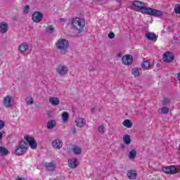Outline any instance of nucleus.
<instances>
[{"instance_id":"nucleus-1","label":"nucleus","mask_w":180,"mask_h":180,"mask_svg":"<svg viewBox=\"0 0 180 180\" xmlns=\"http://www.w3.org/2000/svg\"><path fill=\"white\" fill-rule=\"evenodd\" d=\"M56 50L62 54V56H65L68 53V47H70V43L68 40L65 39H60L57 41L56 44Z\"/></svg>"},{"instance_id":"nucleus-2","label":"nucleus","mask_w":180,"mask_h":180,"mask_svg":"<svg viewBox=\"0 0 180 180\" xmlns=\"http://www.w3.org/2000/svg\"><path fill=\"white\" fill-rule=\"evenodd\" d=\"M72 29L77 30V32H84L85 27V20L81 18H73L70 21Z\"/></svg>"},{"instance_id":"nucleus-3","label":"nucleus","mask_w":180,"mask_h":180,"mask_svg":"<svg viewBox=\"0 0 180 180\" xmlns=\"http://www.w3.org/2000/svg\"><path fill=\"white\" fill-rule=\"evenodd\" d=\"M27 151V143L25 141H20L19 145L15 147V155H23Z\"/></svg>"},{"instance_id":"nucleus-4","label":"nucleus","mask_w":180,"mask_h":180,"mask_svg":"<svg viewBox=\"0 0 180 180\" xmlns=\"http://www.w3.org/2000/svg\"><path fill=\"white\" fill-rule=\"evenodd\" d=\"M133 6L136 8V11H139L141 13H147L148 8H147V4H146V3L140 1H135L133 2Z\"/></svg>"},{"instance_id":"nucleus-5","label":"nucleus","mask_w":180,"mask_h":180,"mask_svg":"<svg viewBox=\"0 0 180 180\" xmlns=\"http://www.w3.org/2000/svg\"><path fill=\"white\" fill-rule=\"evenodd\" d=\"M56 72L60 77H64L65 75H67V74H68V67L64 65H59L56 68Z\"/></svg>"},{"instance_id":"nucleus-6","label":"nucleus","mask_w":180,"mask_h":180,"mask_svg":"<svg viewBox=\"0 0 180 180\" xmlns=\"http://www.w3.org/2000/svg\"><path fill=\"white\" fill-rule=\"evenodd\" d=\"M24 139L32 150H36V148H37V143H36L34 138L30 136H24Z\"/></svg>"},{"instance_id":"nucleus-7","label":"nucleus","mask_w":180,"mask_h":180,"mask_svg":"<svg viewBox=\"0 0 180 180\" xmlns=\"http://www.w3.org/2000/svg\"><path fill=\"white\" fill-rule=\"evenodd\" d=\"M32 20L34 23H40L43 20V13L40 11H35L32 15Z\"/></svg>"},{"instance_id":"nucleus-8","label":"nucleus","mask_w":180,"mask_h":180,"mask_svg":"<svg viewBox=\"0 0 180 180\" xmlns=\"http://www.w3.org/2000/svg\"><path fill=\"white\" fill-rule=\"evenodd\" d=\"M162 171L165 172V174H178L179 172V170L176 169V167L175 166H169L166 167L162 168Z\"/></svg>"},{"instance_id":"nucleus-9","label":"nucleus","mask_w":180,"mask_h":180,"mask_svg":"<svg viewBox=\"0 0 180 180\" xmlns=\"http://www.w3.org/2000/svg\"><path fill=\"white\" fill-rule=\"evenodd\" d=\"M146 15H150V16H162V11L148 8Z\"/></svg>"},{"instance_id":"nucleus-10","label":"nucleus","mask_w":180,"mask_h":180,"mask_svg":"<svg viewBox=\"0 0 180 180\" xmlns=\"http://www.w3.org/2000/svg\"><path fill=\"white\" fill-rule=\"evenodd\" d=\"M122 61L124 65H130L133 63V56L131 55H125L122 57Z\"/></svg>"},{"instance_id":"nucleus-11","label":"nucleus","mask_w":180,"mask_h":180,"mask_svg":"<svg viewBox=\"0 0 180 180\" xmlns=\"http://www.w3.org/2000/svg\"><path fill=\"white\" fill-rule=\"evenodd\" d=\"M163 60L165 63H172V61H174V54L169 51L165 53L163 55Z\"/></svg>"},{"instance_id":"nucleus-12","label":"nucleus","mask_w":180,"mask_h":180,"mask_svg":"<svg viewBox=\"0 0 180 180\" xmlns=\"http://www.w3.org/2000/svg\"><path fill=\"white\" fill-rule=\"evenodd\" d=\"M52 147L56 150H60V148H63V141L60 139H55L52 142Z\"/></svg>"},{"instance_id":"nucleus-13","label":"nucleus","mask_w":180,"mask_h":180,"mask_svg":"<svg viewBox=\"0 0 180 180\" xmlns=\"http://www.w3.org/2000/svg\"><path fill=\"white\" fill-rule=\"evenodd\" d=\"M68 165L70 168H77V167H78V160L75 158L69 160Z\"/></svg>"},{"instance_id":"nucleus-14","label":"nucleus","mask_w":180,"mask_h":180,"mask_svg":"<svg viewBox=\"0 0 180 180\" xmlns=\"http://www.w3.org/2000/svg\"><path fill=\"white\" fill-rule=\"evenodd\" d=\"M11 101H12V97H11V96H7L4 98V105L6 108H12Z\"/></svg>"},{"instance_id":"nucleus-15","label":"nucleus","mask_w":180,"mask_h":180,"mask_svg":"<svg viewBox=\"0 0 180 180\" xmlns=\"http://www.w3.org/2000/svg\"><path fill=\"white\" fill-rule=\"evenodd\" d=\"M75 123L77 127H84V126H85V124H86V121H85L84 120V118L82 117H78L76 120H75Z\"/></svg>"},{"instance_id":"nucleus-16","label":"nucleus","mask_w":180,"mask_h":180,"mask_svg":"<svg viewBox=\"0 0 180 180\" xmlns=\"http://www.w3.org/2000/svg\"><path fill=\"white\" fill-rule=\"evenodd\" d=\"M27 50H29V45L26 44V42L20 44L19 46V51L22 54H23V53H26Z\"/></svg>"},{"instance_id":"nucleus-17","label":"nucleus","mask_w":180,"mask_h":180,"mask_svg":"<svg viewBox=\"0 0 180 180\" xmlns=\"http://www.w3.org/2000/svg\"><path fill=\"white\" fill-rule=\"evenodd\" d=\"M8 32V24L5 22L0 23V32L6 33Z\"/></svg>"},{"instance_id":"nucleus-18","label":"nucleus","mask_w":180,"mask_h":180,"mask_svg":"<svg viewBox=\"0 0 180 180\" xmlns=\"http://www.w3.org/2000/svg\"><path fill=\"white\" fill-rule=\"evenodd\" d=\"M127 176H128V178H129V179L134 180L137 178V173H136L135 171L129 170L127 172Z\"/></svg>"},{"instance_id":"nucleus-19","label":"nucleus","mask_w":180,"mask_h":180,"mask_svg":"<svg viewBox=\"0 0 180 180\" xmlns=\"http://www.w3.org/2000/svg\"><path fill=\"white\" fill-rule=\"evenodd\" d=\"M146 37L148 40H151L152 41H157V35H155V34L148 32L146 34Z\"/></svg>"},{"instance_id":"nucleus-20","label":"nucleus","mask_w":180,"mask_h":180,"mask_svg":"<svg viewBox=\"0 0 180 180\" xmlns=\"http://www.w3.org/2000/svg\"><path fill=\"white\" fill-rule=\"evenodd\" d=\"M45 168L46 171H54L56 169V165L53 162L45 163Z\"/></svg>"},{"instance_id":"nucleus-21","label":"nucleus","mask_w":180,"mask_h":180,"mask_svg":"<svg viewBox=\"0 0 180 180\" xmlns=\"http://www.w3.org/2000/svg\"><path fill=\"white\" fill-rule=\"evenodd\" d=\"M49 102L53 106H56L57 105H60V99L56 97H51L49 98Z\"/></svg>"},{"instance_id":"nucleus-22","label":"nucleus","mask_w":180,"mask_h":180,"mask_svg":"<svg viewBox=\"0 0 180 180\" xmlns=\"http://www.w3.org/2000/svg\"><path fill=\"white\" fill-rule=\"evenodd\" d=\"M72 150L75 155H79L82 153V149L79 146H75Z\"/></svg>"},{"instance_id":"nucleus-23","label":"nucleus","mask_w":180,"mask_h":180,"mask_svg":"<svg viewBox=\"0 0 180 180\" xmlns=\"http://www.w3.org/2000/svg\"><path fill=\"white\" fill-rule=\"evenodd\" d=\"M123 141L124 143V144H126L127 146H129V144H130V143H131V138L130 137V135L129 134H125L123 136Z\"/></svg>"},{"instance_id":"nucleus-24","label":"nucleus","mask_w":180,"mask_h":180,"mask_svg":"<svg viewBox=\"0 0 180 180\" xmlns=\"http://www.w3.org/2000/svg\"><path fill=\"white\" fill-rule=\"evenodd\" d=\"M131 74L135 77H140V74H141V69H139V68H134L131 70Z\"/></svg>"},{"instance_id":"nucleus-25","label":"nucleus","mask_w":180,"mask_h":180,"mask_svg":"<svg viewBox=\"0 0 180 180\" xmlns=\"http://www.w3.org/2000/svg\"><path fill=\"white\" fill-rule=\"evenodd\" d=\"M123 126H124V127H127V129H131L132 126H133V123L131 122V121L130 120H125L123 121L122 122Z\"/></svg>"},{"instance_id":"nucleus-26","label":"nucleus","mask_w":180,"mask_h":180,"mask_svg":"<svg viewBox=\"0 0 180 180\" xmlns=\"http://www.w3.org/2000/svg\"><path fill=\"white\" fill-rule=\"evenodd\" d=\"M56 120H50L47 123V129H51L56 127Z\"/></svg>"},{"instance_id":"nucleus-27","label":"nucleus","mask_w":180,"mask_h":180,"mask_svg":"<svg viewBox=\"0 0 180 180\" xmlns=\"http://www.w3.org/2000/svg\"><path fill=\"white\" fill-rule=\"evenodd\" d=\"M137 155V151L136 150H132L129 153V160H134Z\"/></svg>"},{"instance_id":"nucleus-28","label":"nucleus","mask_w":180,"mask_h":180,"mask_svg":"<svg viewBox=\"0 0 180 180\" xmlns=\"http://www.w3.org/2000/svg\"><path fill=\"white\" fill-rule=\"evenodd\" d=\"M9 154V150H6V148L3 146H0V155H6Z\"/></svg>"},{"instance_id":"nucleus-29","label":"nucleus","mask_w":180,"mask_h":180,"mask_svg":"<svg viewBox=\"0 0 180 180\" xmlns=\"http://www.w3.org/2000/svg\"><path fill=\"white\" fill-rule=\"evenodd\" d=\"M68 117H70V115L68 114L67 112H63L62 119L64 123H66V122H68Z\"/></svg>"},{"instance_id":"nucleus-30","label":"nucleus","mask_w":180,"mask_h":180,"mask_svg":"<svg viewBox=\"0 0 180 180\" xmlns=\"http://www.w3.org/2000/svg\"><path fill=\"white\" fill-rule=\"evenodd\" d=\"M142 68L148 70V68H150V62L148 60L143 61L142 63Z\"/></svg>"},{"instance_id":"nucleus-31","label":"nucleus","mask_w":180,"mask_h":180,"mask_svg":"<svg viewBox=\"0 0 180 180\" xmlns=\"http://www.w3.org/2000/svg\"><path fill=\"white\" fill-rule=\"evenodd\" d=\"M162 103L163 106H167L171 103V99L168 98H164V99L162 101Z\"/></svg>"},{"instance_id":"nucleus-32","label":"nucleus","mask_w":180,"mask_h":180,"mask_svg":"<svg viewBox=\"0 0 180 180\" xmlns=\"http://www.w3.org/2000/svg\"><path fill=\"white\" fill-rule=\"evenodd\" d=\"M54 30H55V28L53 27V25H49V26L46 27V33L51 34V33H53V32H54Z\"/></svg>"},{"instance_id":"nucleus-33","label":"nucleus","mask_w":180,"mask_h":180,"mask_svg":"<svg viewBox=\"0 0 180 180\" xmlns=\"http://www.w3.org/2000/svg\"><path fill=\"white\" fill-rule=\"evenodd\" d=\"M98 130L101 134H105V131L106 129L105 128L104 125H100L98 128Z\"/></svg>"},{"instance_id":"nucleus-34","label":"nucleus","mask_w":180,"mask_h":180,"mask_svg":"<svg viewBox=\"0 0 180 180\" xmlns=\"http://www.w3.org/2000/svg\"><path fill=\"white\" fill-rule=\"evenodd\" d=\"M169 109L167 107H163L160 110V113H162V115H167V113H169Z\"/></svg>"},{"instance_id":"nucleus-35","label":"nucleus","mask_w":180,"mask_h":180,"mask_svg":"<svg viewBox=\"0 0 180 180\" xmlns=\"http://www.w3.org/2000/svg\"><path fill=\"white\" fill-rule=\"evenodd\" d=\"M29 11H30V6L27 5L23 8V13H25V15H27V13H29Z\"/></svg>"},{"instance_id":"nucleus-36","label":"nucleus","mask_w":180,"mask_h":180,"mask_svg":"<svg viewBox=\"0 0 180 180\" xmlns=\"http://www.w3.org/2000/svg\"><path fill=\"white\" fill-rule=\"evenodd\" d=\"M25 102L27 105H33V98L27 97Z\"/></svg>"},{"instance_id":"nucleus-37","label":"nucleus","mask_w":180,"mask_h":180,"mask_svg":"<svg viewBox=\"0 0 180 180\" xmlns=\"http://www.w3.org/2000/svg\"><path fill=\"white\" fill-rule=\"evenodd\" d=\"M174 12L175 13H180V5L176 4L174 7Z\"/></svg>"},{"instance_id":"nucleus-38","label":"nucleus","mask_w":180,"mask_h":180,"mask_svg":"<svg viewBox=\"0 0 180 180\" xmlns=\"http://www.w3.org/2000/svg\"><path fill=\"white\" fill-rule=\"evenodd\" d=\"M5 127V122L0 120V130H2Z\"/></svg>"},{"instance_id":"nucleus-39","label":"nucleus","mask_w":180,"mask_h":180,"mask_svg":"<svg viewBox=\"0 0 180 180\" xmlns=\"http://www.w3.org/2000/svg\"><path fill=\"white\" fill-rule=\"evenodd\" d=\"M108 37H109V39H115V33H113V32H110V33L108 34Z\"/></svg>"},{"instance_id":"nucleus-40","label":"nucleus","mask_w":180,"mask_h":180,"mask_svg":"<svg viewBox=\"0 0 180 180\" xmlns=\"http://www.w3.org/2000/svg\"><path fill=\"white\" fill-rule=\"evenodd\" d=\"M72 133H73V134H75V133H77V129H75V127L72 128L71 129Z\"/></svg>"},{"instance_id":"nucleus-41","label":"nucleus","mask_w":180,"mask_h":180,"mask_svg":"<svg viewBox=\"0 0 180 180\" xmlns=\"http://www.w3.org/2000/svg\"><path fill=\"white\" fill-rule=\"evenodd\" d=\"M89 71L93 72V71H95V68H91L89 69Z\"/></svg>"},{"instance_id":"nucleus-42","label":"nucleus","mask_w":180,"mask_h":180,"mask_svg":"<svg viewBox=\"0 0 180 180\" xmlns=\"http://www.w3.org/2000/svg\"><path fill=\"white\" fill-rule=\"evenodd\" d=\"M91 113H94V112H95V107H93V108L91 109Z\"/></svg>"},{"instance_id":"nucleus-43","label":"nucleus","mask_w":180,"mask_h":180,"mask_svg":"<svg viewBox=\"0 0 180 180\" xmlns=\"http://www.w3.org/2000/svg\"><path fill=\"white\" fill-rule=\"evenodd\" d=\"M2 136H3L2 132H0V140H2Z\"/></svg>"},{"instance_id":"nucleus-44","label":"nucleus","mask_w":180,"mask_h":180,"mask_svg":"<svg viewBox=\"0 0 180 180\" xmlns=\"http://www.w3.org/2000/svg\"><path fill=\"white\" fill-rule=\"evenodd\" d=\"M16 180H25V179L21 178V177H18Z\"/></svg>"},{"instance_id":"nucleus-45","label":"nucleus","mask_w":180,"mask_h":180,"mask_svg":"<svg viewBox=\"0 0 180 180\" xmlns=\"http://www.w3.org/2000/svg\"><path fill=\"white\" fill-rule=\"evenodd\" d=\"M177 78H178L179 81H180V72L178 74Z\"/></svg>"},{"instance_id":"nucleus-46","label":"nucleus","mask_w":180,"mask_h":180,"mask_svg":"<svg viewBox=\"0 0 180 180\" xmlns=\"http://www.w3.org/2000/svg\"><path fill=\"white\" fill-rule=\"evenodd\" d=\"M117 56V57L120 58V57H122V53H118Z\"/></svg>"},{"instance_id":"nucleus-47","label":"nucleus","mask_w":180,"mask_h":180,"mask_svg":"<svg viewBox=\"0 0 180 180\" xmlns=\"http://www.w3.org/2000/svg\"><path fill=\"white\" fill-rule=\"evenodd\" d=\"M157 66L159 67V65L158 64Z\"/></svg>"},{"instance_id":"nucleus-48","label":"nucleus","mask_w":180,"mask_h":180,"mask_svg":"<svg viewBox=\"0 0 180 180\" xmlns=\"http://www.w3.org/2000/svg\"><path fill=\"white\" fill-rule=\"evenodd\" d=\"M157 66L159 67V65L158 64Z\"/></svg>"}]
</instances>
